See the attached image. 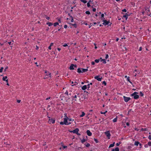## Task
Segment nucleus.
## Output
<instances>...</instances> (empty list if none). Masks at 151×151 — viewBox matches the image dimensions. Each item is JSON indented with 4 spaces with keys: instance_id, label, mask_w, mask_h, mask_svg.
<instances>
[{
    "instance_id": "9",
    "label": "nucleus",
    "mask_w": 151,
    "mask_h": 151,
    "mask_svg": "<svg viewBox=\"0 0 151 151\" xmlns=\"http://www.w3.org/2000/svg\"><path fill=\"white\" fill-rule=\"evenodd\" d=\"M79 129L78 128H76L75 129L73 130L72 131L73 132V133H78V132L79 131Z\"/></svg>"
},
{
    "instance_id": "22",
    "label": "nucleus",
    "mask_w": 151,
    "mask_h": 151,
    "mask_svg": "<svg viewBox=\"0 0 151 151\" xmlns=\"http://www.w3.org/2000/svg\"><path fill=\"white\" fill-rule=\"evenodd\" d=\"M4 144H6V145H11V143L10 142H5L4 143Z\"/></svg>"
},
{
    "instance_id": "17",
    "label": "nucleus",
    "mask_w": 151,
    "mask_h": 151,
    "mask_svg": "<svg viewBox=\"0 0 151 151\" xmlns=\"http://www.w3.org/2000/svg\"><path fill=\"white\" fill-rule=\"evenodd\" d=\"M114 144H115V142H114L112 144H111L109 147V148H110V147H113V146H114Z\"/></svg>"
},
{
    "instance_id": "3",
    "label": "nucleus",
    "mask_w": 151,
    "mask_h": 151,
    "mask_svg": "<svg viewBox=\"0 0 151 151\" xmlns=\"http://www.w3.org/2000/svg\"><path fill=\"white\" fill-rule=\"evenodd\" d=\"M68 118V117H65L64 118V124L65 125H68L71 124V122L68 123L67 122V120Z\"/></svg>"
},
{
    "instance_id": "19",
    "label": "nucleus",
    "mask_w": 151,
    "mask_h": 151,
    "mask_svg": "<svg viewBox=\"0 0 151 151\" xmlns=\"http://www.w3.org/2000/svg\"><path fill=\"white\" fill-rule=\"evenodd\" d=\"M81 142L83 143L84 142L86 141V140L84 138H83L82 139H81Z\"/></svg>"
},
{
    "instance_id": "58",
    "label": "nucleus",
    "mask_w": 151,
    "mask_h": 151,
    "mask_svg": "<svg viewBox=\"0 0 151 151\" xmlns=\"http://www.w3.org/2000/svg\"><path fill=\"white\" fill-rule=\"evenodd\" d=\"M46 18V19H47L48 20H49L50 19V17H47Z\"/></svg>"
},
{
    "instance_id": "43",
    "label": "nucleus",
    "mask_w": 151,
    "mask_h": 151,
    "mask_svg": "<svg viewBox=\"0 0 151 151\" xmlns=\"http://www.w3.org/2000/svg\"><path fill=\"white\" fill-rule=\"evenodd\" d=\"M109 57V55L108 54H106V57H105V58L106 59H107Z\"/></svg>"
},
{
    "instance_id": "32",
    "label": "nucleus",
    "mask_w": 151,
    "mask_h": 151,
    "mask_svg": "<svg viewBox=\"0 0 151 151\" xmlns=\"http://www.w3.org/2000/svg\"><path fill=\"white\" fill-rule=\"evenodd\" d=\"M141 130L142 131H146L147 130V129L146 128H145V129L142 128L141 129Z\"/></svg>"
},
{
    "instance_id": "46",
    "label": "nucleus",
    "mask_w": 151,
    "mask_h": 151,
    "mask_svg": "<svg viewBox=\"0 0 151 151\" xmlns=\"http://www.w3.org/2000/svg\"><path fill=\"white\" fill-rule=\"evenodd\" d=\"M122 11L123 12H126L127 11V10L125 9H124L122 10Z\"/></svg>"
},
{
    "instance_id": "33",
    "label": "nucleus",
    "mask_w": 151,
    "mask_h": 151,
    "mask_svg": "<svg viewBox=\"0 0 151 151\" xmlns=\"http://www.w3.org/2000/svg\"><path fill=\"white\" fill-rule=\"evenodd\" d=\"M107 111H106L105 112H101V113L102 114H105L106 113H107Z\"/></svg>"
},
{
    "instance_id": "15",
    "label": "nucleus",
    "mask_w": 151,
    "mask_h": 151,
    "mask_svg": "<svg viewBox=\"0 0 151 151\" xmlns=\"http://www.w3.org/2000/svg\"><path fill=\"white\" fill-rule=\"evenodd\" d=\"M87 88V86L86 85L83 86L82 88V89L83 90H85Z\"/></svg>"
},
{
    "instance_id": "18",
    "label": "nucleus",
    "mask_w": 151,
    "mask_h": 151,
    "mask_svg": "<svg viewBox=\"0 0 151 151\" xmlns=\"http://www.w3.org/2000/svg\"><path fill=\"white\" fill-rule=\"evenodd\" d=\"M127 80L129 82L131 83V84H132V83L130 81V77H127Z\"/></svg>"
},
{
    "instance_id": "6",
    "label": "nucleus",
    "mask_w": 151,
    "mask_h": 151,
    "mask_svg": "<svg viewBox=\"0 0 151 151\" xmlns=\"http://www.w3.org/2000/svg\"><path fill=\"white\" fill-rule=\"evenodd\" d=\"M123 98H124V101L126 102H127L128 101L130 100L131 99V98H130L127 97H126L125 96H123Z\"/></svg>"
},
{
    "instance_id": "16",
    "label": "nucleus",
    "mask_w": 151,
    "mask_h": 151,
    "mask_svg": "<svg viewBox=\"0 0 151 151\" xmlns=\"http://www.w3.org/2000/svg\"><path fill=\"white\" fill-rule=\"evenodd\" d=\"M47 24L50 26L52 25L53 23H52L48 22L47 23Z\"/></svg>"
},
{
    "instance_id": "10",
    "label": "nucleus",
    "mask_w": 151,
    "mask_h": 151,
    "mask_svg": "<svg viewBox=\"0 0 151 151\" xmlns=\"http://www.w3.org/2000/svg\"><path fill=\"white\" fill-rule=\"evenodd\" d=\"M94 78L95 79H97L99 81H101L102 78H99V76H96L94 77Z\"/></svg>"
},
{
    "instance_id": "8",
    "label": "nucleus",
    "mask_w": 151,
    "mask_h": 151,
    "mask_svg": "<svg viewBox=\"0 0 151 151\" xmlns=\"http://www.w3.org/2000/svg\"><path fill=\"white\" fill-rule=\"evenodd\" d=\"M103 22L104 23L103 24L105 25L108 24L110 22L109 21H107L106 20H104Z\"/></svg>"
},
{
    "instance_id": "37",
    "label": "nucleus",
    "mask_w": 151,
    "mask_h": 151,
    "mask_svg": "<svg viewBox=\"0 0 151 151\" xmlns=\"http://www.w3.org/2000/svg\"><path fill=\"white\" fill-rule=\"evenodd\" d=\"M94 140L96 142V143H97L98 142V141L97 139H94Z\"/></svg>"
},
{
    "instance_id": "64",
    "label": "nucleus",
    "mask_w": 151,
    "mask_h": 151,
    "mask_svg": "<svg viewBox=\"0 0 151 151\" xmlns=\"http://www.w3.org/2000/svg\"><path fill=\"white\" fill-rule=\"evenodd\" d=\"M57 49H58V50L59 51H60V50H61V49H60V48H57Z\"/></svg>"
},
{
    "instance_id": "60",
    "label": "nucleus",
    "mask_w": 151,
    "mask_h": 151,
    "mask_svg": "<svg viewBox=\"0 0 151 151\" xmlns=\"http://www.w3.org/2000/svg\"><path fill=\"white\" fill-rule=\"evenodd\" d=\"M126 124L127 126H129V122H127L126 123Z\"/></svg>"
},
{
    "instance_id": "52",
    "label": "nucleus",
    "mask_w": 151,
    "mask_h": 151,
    "mask_svg": "<svg viewBox=\"0 0 151 151\" xmlns=\"http://www.w3.org/2000/svg\"><path fill=\"white\" fill-rule=\"evenodd\" d=\"M71 22H73V17H71Z\"/></svg>"
},
{
    "instance_id": "21",
    "label": "nucleus",
    "mask_w": 151,
    "mask_h": 151,
    "mask_svg": "<svg viewBox=\"0 0 151 151\" xmlns=\"http://www.w3.org/2000/svg\"><path fill=\"white\" fill-rule=\"evenodd\" d=\"M77 72H78V73H82V70H81V69H80V68H78V69Z\"/></svg>"
},
{
    "instance_id": "51",
    "label": "nucleus",
    "mask_w": 151,
    "mask_h": 151,
    "mask_svg": "<svg viewBox=\"0 0 151 151\" xmlns=\"http://www.w3.org/2000/svg\"><path fill=\"white\" fill-rule=\"evenodd\" d=\"M63 46L64 47H65L68 46V45L67 44H64L63 45Z\"/></svg>"
},
{
    "instance_id": "2",
    "label": "nucleus",
    "mask_w": 151,
    "mask_h": 151,
    "mask_svg": "<svg viewBox=\"0 0 151 151\" xmlns=\"http://www.w3.org/2000/svg\"><path fill=\"white\" fill-rule=\"evenodd\" d=\"M138 94V93L137 92H135L131 94V96H134V98L135 99H137L139 98V96L137 94Z\"/></svg>"
},
{
    "instance_id": "38",
    "label": "nucleus",
    "mask_w": 151,
    "mask_h": 151,
    "mask_svg": "<svg viewBox=\"0 0 151 151\" xmlns=\"http://www.w3.org/2000/svg\"><path fill=\"white\" fill-rule=\"evenodd\" d=\"M87 6L88 7H89L90 6V3H89V2H88L87 4Z\"/></svg>"
},
{
    "instance_id": "11",
    "label": "nucleus",
    "mask_w": 151,
    "mask_h": 151,
    "mask_svg": "<svg viewBox=\"0 0 151 151\" xmlns=\"http://www.w3.org/2000/svg\"><path fill=\"white\" fill-rule=\"evenodd\" d=\"M74 67V64H71L70 65V66L69 67V69L70 70H74V68H73Z\"/></svg>"
},
{
    "instance_id": "63",
    "label": "nucleus",
    "mask_w": 151,
    "mask_h": 151,
    "mask_svg": "<svg viewBox=\"0 0 151 151\" xmlns=\"http://www.w3.org/2000/svg\"><path fill=\"white\" fill-rule=\"evenodd\" d=\"M104 14H101V17H104Z\"/></svg>"
},
{
    "instance_id": "14",
    "label": "nucleus",
    "mask_w": 151,
    "mask_h": 151,
    "mask_svg": "<svg viewBox=\"0 0 151 151\" xmlns=\"http://www.w3.org/2000/svg\"><path fill=\"white\" fill-rule=\"evenodd\" d=\"M129 15L127 14L126 13L125 15H123V17L125 18L127 20L128 18V16Z\"/></svg>"
},
{
    "instance_id": "31",
    "label": "nucleus",
    "mask_w": 151,
    "mask_h": 151,
    "mask_svg": "<svg viewBox=\"0 0 151 151\" xmlns=\"http://www.w3.org/2000/svg\"><path fill=\"white\" fill-rule=\"evenodd\" d=\"M119 149L118 147H116L115 149V151H119Z\"/></svg>"
},
{
    "instance_id": "5",
    "label": "nucleus",
    "mask_w": 151,
    "mask_h": 151,
    "mask_svg": "<svg viewBox=\"0 0 151 151\" xmlns=\"http://www.w3.org/2000/svg\"><path fill=\"white\" fill-rule=\"evenodd\" d=\"M104 133L106 135L107 137L108 138V139H109L110 137L111 136L109 131H107L106 132H105Z\"/></svg>"
},
{
    "instance_id": "36",
    "label": "nucleus",
    "mask_w": 151,
    "mask_h": 151,
    "mask_svg": "<svg viewBox=\"0 0 151 151\" xmlns=\"http://www.w3.org/2000/svg\"><path fill=\"white\" fill-rule=\"evenodd\" d=\"M90 146V144L89 143H87V144L86 145V146L87 147H89Z\"/></svg>"
},
{
    "instance_id": "25",
    "label": "nucleus",
    "mask_w": 151,
    "mask_h": 151,
    "mask_svg": "<svg viewBox=\"0 0 151 151\" xmlns=\"http://www.w3.org/2000/svg\"><path fill=\"white\" fill-rule=\"evenodd\" d=\"M117 116H116V118L114 119L113 121L114 122H116L117 121Z\"/></svg>"
},
{
    "instance_id": "34",
    "label": "nucleus",
    "mask_w": 151,
    "mask_h": 151,
    "mask_svg": "<svg viewBox=\"0 0 151 151\" xmlns=\"http://www.w3.org/2000/svg\"><path fill=\"white\" fill-rule=\"evenodd\" d=\"M86 13L87 14H90V12L88 11H87L86 12Z\"/></svg>"
},
{
    "instance_id": "45",
    "label": "nucleus",
    "mask_w": 151,
    "mask_h": 151,
    "mask_svg": "<svg viewBox=\"0 0 151 151\" xmlns=\"http://www.w3.org/2000/svg\"><path fill=\"white\" fill-rule=\"evenodd\" d=\"M96 9L95 8H93V12H95L96 11Z\"/></svg>"
},
{
    "instance_id": "23",
    "label": "nucleus",
    "mask_w": 151,
    "mask_h": 151,
    "mask_svg": "<svg viewBox=\"0 0 151 151\" xmlns=\"http://www.w3.org/2000/svg\"><path fill=\"white\" fill-rule=\"evenodd\" d=\"M85 115V114L84 113V112H82V114L80 115V117H83V116H84Z\"/></svg>"
},
{
    "instance_id": "50",
    "label": "nucleus",
    "mask_w": 151,
    "mask_h": 151,
    "mask_svg": "<svg viewBox=\"0 0 151 151\" xmlns=\"http://www.w3.org/2000/svg\"><path fill=\"white\" fill-rule=\"evenodd\" d=\"M64 27L66 29L67 27V25H65L64 26Z\"/></svg>"
},
{
    "instance_id": "41",
    "label": "nucleus",
    "mask_w": 151,
    "mask_h": 151,
    "mask_svg": "<svg viewBox=\"0 0 151 151\" xmlns=\"http://www.w3.org/2000/svg\"><path fill=\"white\" fill-rule=\"evenodd\" d=\"M140 96H143V94L142 93V92H140Z\"/></svg>"
},
{
    "instance_id": "24",
    "label": "nucleus",
    "mask_w": 151,
    "mask_h": 151,
    "mask_svg": "<svg viewBox=\"0 0 151 151\" xmlns=\"http://www.w3.org/2000/svg\"><path fill=\"white\" fill-rule=\"evenodd\" d=\"M139 143L138 142H135L134 143V145L136 146H138Z\"/></svg>"
},
{
    "instance_id": "62",
    "label": "nucleus",
    "mask_w": 151,
    "mask_h": 151,
    "mask_svg": "<svg viewBox=\"0 0 151 151\" xmlns=\"http://www.w3.org/2000/svg\"><path fill=\"white\" fill-rule=\"evenodd\" d=\"M51 46H50L49 47H48V49H49V50H51Z\"/></svg>"
},
{
    "instance_id": "7",
    "label": "nucleus",
    "mask_w": 151,
    "mask_h": 151,
    "mask_svg": "<svg viewBox=\"0 0 151 151\" xmlns=\"http://www.w3.org/2000/svg\"><path fill=\"white\" fill-rule=\"evenodd\" d=\"M2 80L3 81H6V82H8V79L7 76H4L2 78Z\"/></svg>"
},
{
    "instance_id": "53",
    "label": "nucleus",
    "mask_w": 151,
    "mask_h": 151,
    "mask_svg": "<svg viewBox=\"0 0 151 151\" xmlns=\"http://www.w3.org/2000/svg\"><path fill=\"white\" fill-rule=\"evenodd\" d=\"M38 49H39L38 47V46H37V45H36V50H38Z\"/></svg>"
},
{
    "instance_id": "30",
    "label": "nucleus",
    "mask_w": 151,
    "mask_h": 151,
    "mask_svg": "<svg viewBox=\"0 0 151 151\" xmlns=\"http://www.w3.org/2000/svg\"><path fill=\"white\" fill-rule=\"evenodd\" d=\"M99 59H96L95 60V62H96V63H99Z\"/></svg>"
},
{
    "instance_id": "12",
    "label": "nucleus",
    "mask_w": 151,
    "mask_h": 151,
    "mask_svg": "<svg viewBox=\"0 0 151 151\" xmlns=\"http://www.w3.org/2000/svg\"><path fill=\"white\" fill-rule=\"evenodd\" d=\"M82 70V73H84L87 72L88 70V69H81Z\"/></svg>"
},
{
    "instance_id": "42",
    "label": "nucleus",
    "mask_w": 151,
    "mask_h": 151,
    "mask_svg": "<svg viewBox=\"0 0 151 151\" xmlns=\"http://www.w3.org/2000/svg\"><path fill=\"white\" fill-rule=\"evenodd\" d=\"M148 144L149 146H151V142H148Z\"/></svg>"
},
{
    "instance_id": "54",
    "label": "nucleus",
    "mask_w": 151,
    "mask_h": 151,
    "mask_svg": "<svg viewBox=\"0 0 151 151\" xmlns=\"http://www.w3.org/2000/svg\"><path fill=\"white\" fill-rule=\"evenodd\" d=\"M94 45L95 46V48L96 49L97 48V47L96 46V44L95 43H94Z\"/></svg>"
},
{
    "instance_id": "28",
    "label": "nucleus",
    "mask_w": 151,
    "mask_h": 151,
    "mask_svg": "<svg viewBox=\"0 0 151 151\" xmlns=\"http://www.w3.org/2000/svg\"><path fill=\"white\" fill-rule=\"evenodd\" d=\"M145 11H147V13H148V12H149L150 10L148 8L147 9L146 8H145Z\"/></svg>"
},
{
    "instance_id": "26",
    "label": "nucleus",
    "mask_w": 151,
    "mask_h": 151,
    "mask_svg": "<svg viewBox=\"0 0 151 151\" xmlns=\"http://www.w3.org/2000/svg\"><path fill=\"white\" fill-rule=\"evenodd\" d=\"M59 24V23L58 22H56L54 23V26H56L57 25Z\"/></svg>"
},
{
    "instance_id": "57",
    "label": "nucleus",
    "mask_w": 151,
    "mask_h": 151,
    "mask_svg": "<svg viewBox=\"0 0 151 151\" xmlns=\"http://www.w3.org/2000/svg\"><path fill=\"white\" fill-rule=\"evenodd\" d=\"M48 73H49L48 75L50 76V77H51V73H49L48 72Z\"/></svg>"
},
{
    "instance_id": "35",
    "label": "nucleus",
    "mask_w": 151,
    "mask_h": 151,
    "mask_svg": "<svg viewBox=\"0 0 151 151\" xmlns=\"http://www.w3.org/2000/svg\"><path fill=\"white\" fill-rule=\"evenodd\" d=\"M123 50L124 51H126V50H127V49L126 47H124V48H123Z\"/></svg>"
},
{
    "instance_id": "40",
    "label": "nucleus",
    "mask_w": 151,
    "mask_h": 151,
    "mask_svg": "<svg viewBox=\"0 0 151 151\" xmlns=\"http://www.w3.org/2000/svg\"><path fill=\"white\" fill-rule=\"evenodd\" d=\"M103 83L104 84L105 86L106 84V82L105 81H104L103 82Z\"/></svg>"
},
{
    "instance_id": "4",
    "label": "nucleus",
    "mask_w": 151,
    "mask_h": 151,
    "mask_svg": "<svg viewBox=\"0 0 151 151\" xmlns=\"http://www.w3.org/2000/svg\"><path fill=\"white\" fill-rule=\"evenodd\" d=\"M55 120L54 119L52 118L50 119H49L48 122L50 124L51 123L54 124L55 123Z\"/></svg>"
},
{
    "instance_id": "44",
    "label": "nucleus",
    "mask_w": 151,
    "mask_h": 151,
    "mask_svg": "<svg viewBox=\"0 0 151 151\" xmlns=\"http://www.w3.org/2000/svg\"><path fill=\"white\" fill-rule=\"evenodd\" d=\"M68 119V120L69 121H74V120L73 119V120H72V119Z\"/></svg>"
},
{
    "instance_id": "49",
    "label": "nucleus",
    "mask_w": 151,
    "mask_h": 151,
    "mask_svg": "<svg viewBox=\"0 0 151 151\" xmlns=\"http://www.w3.org/2000/svg\"><path fill=\"white\" fill-rule=\"evenodd\" d=\"M148 138H149V139H150V140H151V135H150L149 136V137H148Z\"/></svg>"
},
{
    "instance_id": "29",
    "label": "nucleus",
    "mask_w": 151,
    "mask_h": 151,
    "mask_svg": "<svg viewBox=\"0 0 151 151\" xmlns=\"http://www.w3.org/2000/svg\"><path fill=\"white\" fill-rule=\"evenodd\" d=\"M101 61H103V63L105 64L106 63V60L104 59H102Z\"/></svg>"
},
{
    "instance_id": "59",
    "label": "nucleus",
    "mask_w": 151,
    "mask_h": 151,
    "mask_svg": "<svg viewBox=\"0 0 151 151\" xmlns=\"http://www.w3.org/2000/svg\"><path fill=\"white\" fill-rule=\"evenodd\" d=\"M141 50H142V47H139V51H141Z\"/></svg>"
},
{
    "instance_id": "1",
    "label": "nucleus",
    "mask_w": 151,
    "mask_h": 151,
    "mask_svg": "<svg viewBox=\"0 0 151 151\" xmlns=\"http://www.w3.org/2000/svg\"><path fill=\"white\" fill-rule=\"evenodd\" d=\"M66 98L67 99H65L64 100V101L65 102H67L68 103V104L71 103V104L72 103V101L73 99V98H69L68 96H67L66 97Z\"/></svg>"
},
{
    "instance_id": "27",
    "label": "nucleus",
    "mask_w": 151,
    "mask_h": 151,
    "mask_svg": "<svg viewBox=\"0 0 151 151\" xmlns=\"http://www.w3.org/2000/svg\"><path fill=\"white\" fill-rule=\"evenodd\" d=\"M82 2H83V3H87V1H86L85 0H80Z\"/></svg>"
},
{
    "instance_id": "56",
    "label": "nucleus",
    "mask_w": 151,
    "mask_h": 151,
    "mask_svg": "<svg viewBox=\"0 0 151 151\" xmlns=\"http://www.w3.org/2000/svg\"><path fill=\"white\" fill-rule=\"evenodd\" d=\"M17 102L18 103H20V102H21V100H17Z\"/></svg>"
},
{
    "instance_id": "39",
    "label": "nucleus",
    "mask_w": 151,
    "mask_h": 151,
    "mask_svg": "<svg viewBox=\"0 0 151 151\" xmlns=\"http://www.w3.org/2000/svg\"><path fill=\"white\" fill-rule=\"evenodd\" d=\"M78 84V83L77 82H75L74 83V85H72V86H74V85L76 86V85H77Z\"/></svg>"
},
{
    "instance_id": "48",
    "label": "nucleus",
    "mask_w": 151,
    "mask_h": 151,
    "mask_svg": "<svg viewBox=\"0 0 151 151\" xmlns=\"http://www.w3.org/2000/svg\"><path fill=\"white\" fill-rule=\"evenodd\" d=\"M64 124V122H60V124L61 125H63Z\"/></svg>"
},
{
    "instance_id": "13",
    "label": "nucleus",
    "mask_w": 151,
    "mask_h": 151,
    "mask_svg": "<svg viewBox=\"0 0 151 151\" xmlns=\"http://www.w3.org/2000/svg\"><path fill=\"white\" fill-rule=\"evenodd\" d=\"M87 133L88 135L89 136H91V135L92 134L89 130H87Z\"/></svg>"
},
{
    "instance_id": "61",
    "label": "nucleus",
    "mask_w": 151,
    "mask_h": 151,
    "mask_svg": "<svg viewBox=\"0 0 151 151\" xmlns=\"http://www.w3.org/2000/svg\"><path fill=\"white\" fill-rule=\"evenodd\" d=\"M53 45V43H50V46H52Z\"/></svg>"
},
{
    "instance_id": "47",
    "label": "nucleus",
    "mask_w": 151,
    "mask_h": 151,
    "mask_svg": "<svg viewBox=\"0 0 151 151\" xmlns=\"http://www.w3.org/2000/svg\"><path fill=\"white\" fill-rule=\"evenodd\" d=\"M121 143L120 142H119V143H117L116 144L117 146H118Z\"/></svg>"
},
{
    "instance_id": "55",
    "label": "nucleus",
    "mask_w": 151,
    "mask_h": 151,
    "mask_svg": "<svg viewBox=\"0 0 151 151\" xmlns=\"http://www.w3.org/2000/svg\"><path fill=\"white\" fill-rule=\"evenodd\" d=\"M91 64L92 65H93L95 64V63L93 61V62H92Z\"/></svg>"
},
{
    "instance_id": "20",
    "label": "nucleus",
    "mask_w": 151,
    "mask_h": 151,
    "mask_svg": "<svg viewBox=\"0 0 151 151\" xmlns=\"http://www.w3.org/2000/svg\"><path fill=\"white\" fill-rule=\"evenodd\" d=\"M71 25H72L73 26H74L75 28L77 27V25L76 24H70Z\"/></svg>"
}]
</instances>
